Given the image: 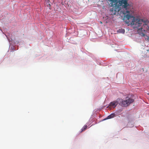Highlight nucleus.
<instances>
[{"instance_id": "6", "label": "nucleus", "mask_w": 149, "mask_h": 149, "mask_svg": "<svg viewBox=\"0 0 149 149\" xmlns=\"http://www.w3.org/2000/svg\"><path fill=\"white\" fill-rule=\"evenodd\" d=\"M115 116V114H114V113H112V114H111V115H109V116H108L106 118L104 119V120H107V119H109L111 118H113V117H114Z\"/></svg>"}, {"instance_id": "3", "label": "nucleus", "mask_w": 149, "mask_h": 149, "mask_svg": "<svg viewBox=\"0 0 149 149\" xmlns=\"http://www.w3.org/2000/svg\"><path fill=\"white\" fill-rule=\"evenodd\" d=\"M117 101L120 105L122 107H126L133 102L134 100L131 98L127 97L125 100L118 98L117 99Z\"/></svg>"}, {"instance_id": "8", "label": "nucleus", "mask_w": 149, "mask_h": 149, "mask_svg": "<svg viewBox=\"0 0 149 149\" xmlns=\"http://www.w3.org/2000/svg\"><path fill=\"white\" fill-rule=\"evenodd\" d=\"M87 126L86 125H85L82 128L81 132H83V131H84L87 128Z\"/></svg>"}, {"instance_id": "11", "label": "nucleus", "mask_w": 149, "mask_h": 149, "mask_svg": "<svg viewBox=\"0 0 149 149\" xmlns=\"http://www.w3.org/2000/svg\"><path fill=\"white\" fill-rule=\"evenodd\" d=\"M100 23L101 24H102V22H101V21H100Z\"/></svg>"}, {"instance_id": "9", "label": "nucleus", "mask_w": 149, "mask_h": 149, "mask_svg": "<svg viewBox=\"0 0 149 149\" xmlns=\"http://www.w3.org/2000/svg\"><path fill=\"white\" fill-rule=\"evenodd\" d=\"M119 32L120 33H124L125 32V30L124 29H119Z\"/></svg>"}, {"instance_id": "5", "label": "nucleus", "mask_w": 149, "mask_h": 149, "mask_svg": "<svg viewBox=\"0 0 149 149\" xmlns=\"http://www.w3.org/2000/svg\"><path fill=\"white\" fill-rule=\"evenodd\" d=\"M118 102L117 101V99L116 101H114L110 103V105L111 106L113 107V108L115 107Z\"/></svg>"}, {"instance_id": "4", "label": "nucleus", "mask_w": 149, "mask_h": 149, "mask_svg": "<svg viewBox=\"0 0 149 149\" xmlns=\"http://www.w3.org/2000/svg\"><path fill=\"white\" fill-rule=\"evenodd\" d=\"M118 3V2H117L116 4H114L113 6H111L110 3L109 4L110 6L112 7V8H110V10L111 15H118L119 14L118 12L120 10V8L119 7V6L117 5Z\"/></svg>"}, {"instance_id": "1", "label": "nucleus", "mask_w": 149, "mask_h": 149, "mask_svg": "<svg viewBox=\"0 0 149 149\" xmlns=\"http://www.w3.org/2000/svg\"><path fill=\"white\" fill-rule=\"evenodd\" d=\"M123 13L126 14L124 16V20L125 22L128 24V25H136L135 27L138 28V27L141 26L143 24V19L138 20L136 19L135 17L130 15L129 11L127 10L126 11H124Z\"/></svg>"}, {"instance_id": "7", "label": "nucleus", "mask_w": 149, "mask_h": 149, "mask_svg": "<svg viewBox=\"0 0 149 149\" xmlns=\"http://www.w3.org/2000/svg\"><path fill=\"white\" fill-rule=\"evenodd\" d=\"M143 25H147V27H148V29H149V22H143Z\"/></svg>"}, {"instance_id": "2", "label": "nucleus", "mask_w": 149, "mask_h": 149, "mask_svg": "<svg viewBox=\"0 0 149 149\" xmlns=\"http://www.w3.org/2000/svg\"><path fill=\"white\" fill-rule=\"evenodd\" d=\"M119 4L122 5L124 8L126 10L130 6V5L127 3L128 0H118ZM108 1L110 2L111 6H113L117 2H118V0H107Z\"/></svg>"}, {"instance_id": "10", "label": "nucleus", "mask_w": 149, "mask_h": 149, "mask_svg": "<svg viewBox=\"0 0 149 149\" xmlns=\"http://www.w3.org/2000/svg\"><path fill=\"white\" fill-rule=\"evenodd\" d=\"M142 29H143V28H139V29L138 30H141V31H142Z\"/></svg>"}]
</instances>
